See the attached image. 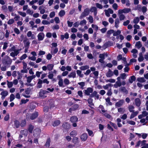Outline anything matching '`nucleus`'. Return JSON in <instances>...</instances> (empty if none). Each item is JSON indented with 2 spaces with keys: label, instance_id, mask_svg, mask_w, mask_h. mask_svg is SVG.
Masks as SVG:
<instances>
[{
  "label": "nucleus",
  "instance_id": "1",
  "mask_svg": "<svg viewBox=\"0 0 148 148\" xmlns=\"http://www.w3.org/2000/svg\"><path fill=\"white\" fill-rule=\"evenodd\" d=\"M21 49H16L14 47H13L10 49L8 50V52L12 51L10 53V56L13 57L16 56L19 53Z\"/></svg>",
  "mask_w": 148,
  "mask_h": 148
},
{
  "label": "nucleus",
  "instance_id": "2",
  "mask_svg": "<svg viewBox=\"0 0 148 148\" xmlns=\"http://www.w3.org/2000/svg\"><path fill=\"white\" fill-rule=\"evenodd\" d=\"M107 56L108 54L107 53H103L102 54H100L99 58L100 59L99 60V62L101 63H104V60L105 59V57H107Z\"/></svg>",
  "mask_w": 148,
  "mask_h": 148
},
{
  "label": "nucleus",
  "instance_id": "3",
  "mask_svg": "<svg viewBox=\"0 0 148 148\" xmlns=\"http://www.w3.org/2000/svg\"><path fill=\"white\" fill-rule=\"evenodd\" d=\"M70 121L73 123V126L74 127H76L77 126L76 122L78 121V118L76 116H73L71 118Z\"/></svg>",
  "mask_w": 148,
  "mask_h": 148
},
{
  "label": "nucleus",
  "instance_id": "4",
  "mask_svg": "<svg viewBox=\"0 0 148 148\" xmlns=\"http://www.w3.org/2000/svg\"><path fill=\"white\" fill-rule=\"evenodd\" d=\"M49 92L46 90H41L39 92V95L42 98H44L47 96Z\"/></svg>",
  "mask_w": 148,
  "mask_h": 148
},
{
  "label": "nucleus",
  "instance_id": "5",
  "mask_svg": "<svg viewBox=\"0 0 148 148\" xmlns=\"http://www.w3.org/2000/svg\"><path fill=\"white\" fill-rule=\"evenodd\" d=\"M89 13V11L88 9L86 8L85 9L84 11L81 14L80 17V19H81L84 17L88 15Z\"/></svg>",
  "mask_w": 148,
  "mask_h": 148
},
{
  "label": "nucleus",
  "instance_id": "6",
  "mask_svg": "<svg viewBox=\"0 0 148 148\" xmlns=\"http://www.w3.org/2000/svg\"><path fill=\"white\" fill-rule=\"evenodd\" d=\"M131 11V9L129 8H125L122 10H119L118 11V14L127 13Z\"/></svg>",
  "mask_w": 148,
  "mask_h": 148
},
{
  "label": "nucleus",
  "instance_id": "7",
  "mask_svg": "<svg viewBox=\"0 0 148 148\" xmlns=\"http://www.w3.org/2000/svg\"><path fill=\"white\" fill-rule=\"evenodd\" d=\"M93 91V89L91 87H89L84 90V93L87 95H90V93H92Z\"/></svg>",
  "mask_w": 148,
  "mask_h": 148
},
{
  "label": "nucleus",
  "instance_id": "8",
  "mask_svg": "<svg viewBox=\"0 0 148 148\" xmlns=\"http://www.w3.org/2000/svg\"><path fill=\"white\" fill-rule=\"evenodd\" d=\"M34 136L36 137H38L40 135L41 132V130L39 128H37L34 130Z\"/></svg>",
  "mask_w": 148,
  "mask_h": 148
},
{
  "label": "nucleus",
  "instance_id": "9",
  "mask_svg": "<svg viewBox=\"0 0 148 148\" xmlns=\"http://www.w3.org/2000/svg\"><path fill=\"white\" fill-rule=\"evenodd\" d=\"M131 52L132 53V56L133 57L135 58L137 57L138 51L137 49H133L131 50Z\"/></svg>",
  "mask_w": 148,
  "mask_h": 148
},
{
  "label": "nucleus",
  "instance_id": "10",
  "mask_svg": "<svg viewBox=\"0 0 148 148\" xmlns=\"http://www.w3.org/2000/svg\"><path fill=\"white\" fill-rule=\"evenodd\" d=\"M37 37L38 40H42L44 38L45 35L43 33L40 32L38 34Z\"/></svg>",
  "mask_w": 148,
  "mask_h": 148
},
{
  "label": "nucleus",
  "instance_id": "11",
  "mask_svg": "<svg viewBox=\"0 0 148 148\" xmlns=\"http://www.w3.org/2000/svg\"><path fill=\"white\" fill-rule=\"evenodd\" d=\"M146 142V141L145 140H143L142 141L139 140L137 142L135 147H138L140 144L141 146H143L144 145V144H145Z\"/></svg>",
  "mask_w": 148,
  "mask_h": 148
},
{
  "label": "nucleus",
  "instance_id": "12",
  "mask_svg": "<svg viewBox=\"0 0 148 148\" xmlns=\"http://www.w3.org/2000/svg\"><path fill=\"white\" fill-rule=\"evenodd\" d=\"M90 97H95L96 98L98 99L99 98V95L97 94V92L96 91H95L93 92H92V94H90Z\"/></svg>",
  "mask_w": 148,
  "mask_h": 148
},
{
  "label": "nucleus",
  "instance_id": "13",
  "mask_svg": "<svg viewBox=\"0 0 148 148\" xmlns=\"http://www.w3.org/2000/svg\"><path fill=\"white\" fill-rule=\"evenodd\" d=\"M30 92V90L28 89H27L26 90H25V93H23L22 94V95L23 96H24V97L26 98H29L30 97V96L29 95H26H26H29V94Z\"/></svg>",
  "mask_w": 148,
  "mask_h": 148
},
{
  "label": "nucleus",
  "instance_id": "14",
  "mask_svg": "<svg viewBox=\"0 0 148 148\" xmlns=\"http://www.w3.org/2000/svg\"><path fill=\"white\" fill-rule=\"evenodd\" d=\"M27 35L28 37H31L32 39H34L35 38V36L34 34H32L31 31L28 32Z\"/></svg>",
  "mask_w": 148,
  "mask_h": 148
},
{
  "label": "nucleus",
  "instance_id": "15",
  "mask_svg": "<svg viewBox=\"0 0 148 148\" xmlns=\"http://www.w3.org/2000/svg\"><path fill=\"white\" fill-rule=\"evenodd\" d=\"M124 102V100H120L119 101L116 102L115 104L116 107H119L122 106Z\"/></svg>",
  "mask_w": 148,
  "mask_h": 148
},
{
  "label": "nucleus",
  "instance_id": "16",
  "mask_svg": "<svg viewBox=\"0 0 148 148\" xmlns=\"http://www.w3.org/2000/svg\"><path fill=\"white\" fill-rule=\"evenodd\" d=\"M8 94V92L7 91L3 90L1 93V95H2L1 98L2 99H4Z\"/></svg>",
  "mask_w": 148,
  "mask_h": 148
},
{
  "label": "nucleus",
  "instance_id": "17",
  "mask_svg": "<svg viewBox=\"0 0 148 148\" xmlns=\"http://www.w3.org/2000/svg\"><path fill=\"white\" fill-rule=\"evenodd\" d=\"M119 90L120 91L126 94H127L128 93L127 90L124 87H120L119 89Z\"/></svg>",
  "mask_w": 148,
  "mask_h": 148
},
{
  "label": "nucleus",
  "instance_id": "18",
  "mask_svg": "<svg viewBox=\"0 0 148 148\" xmlns=\"http://www.w3.org/2000/svg\"><path fill=\"white\" fill-rule=\"evenodd\" d=\"M88 136L86 134H84L81 136V138L82 140L85 141L87 139Z\"/></svg>",
  "mask_w": 148,
  "mask_h": 148
},
{
  "label": "nucleus",
  "instance_id": "19",
  "mask_svg": "<svg viewBox=\"0 0 148 148\" xmlns=\"http://www.w3.org/2000/svg\"><path fill=\"white\" fill-rule=\"evenodd\" d=\"M76 74L75 72H71L68 75V77L69 78H74L76 77Z\"/></svg>",
  "mask_w": 148,
  "mask_h": 148
},
{
  "label": "nucleus",
  "instance_id": "20",
  "mask_svg": "<svg viewBox=\"0 0 148 148\" xmlns=\"http://www.w3.org/2000/svg\"><path fill=\"white\" fill-rule=\"evenodd\" d=\"M121 86V83L120 81L116 82L115 84L114 85V86L115 88H117L119 87H120Z\"/></svg>",
  "mask_w": 148,
  "mask_h": 148
},
{
  "label": "nucleus",
  "instance_id": "21",
  "mask_svg": "<svg viewBox=\"0 0 148 148\" xmlns=\"http://www.w3.org/2000/svg\"><path fill=\"white\" fill-rule=\"evenodd\" d=\"M36 77L35 75H34L29 76L27 77V82L30 83L31 82L32 80Z\"/></svg>",
  "mask_w": 148,
  "mask_h": 148
},
{
  "label": "nucleus",
  "instance_id": "22",
  "mask_svg": "<svg viewBox=\"0 0 148 148\" xmlns=\"http://www.w3.org/2000/svg\"><path fill=\"white\" fill-rule=\"evenodd\" d=\"M138 111L132 112V114L130 116V119H132L134 118V117L136 116L138 114Z\"/></svg>",
  "mask_w": 148,
  "mask_h": 148
},
{
  "label": "nucleus",
  "instance_id": "23",
  "mask_svg": "<svg viewBox=\"0 0 148 148\" xmlns=\"http://www.w3.org/2000/svg\"><path fill=\"white\" fill-rule=\"evenodd\" d=\"M135 46L137 49H140L142 46L141 42L140 41L137 42L135 44Z\"/></svg>",
  "mask_w": 148,
  "mask_h": 148
},
{
  "label": "nucleus",
  "instance_id": "24",
  "mask_svg": "<svg viewBox=\"0 0 148 148\" xmlns=\"http://www.w3.org/2000/svg\"><path fill=\"white\" fill-rule=\"evenodd\" d=\"M113 75V73L112 71L109 70L107 73L106 75L107 77H110L112 76Z\"/></svg>",
  "mask_w": 148,
  "mask_h": 148
},
{
  "label": "nucleus",
  "instance_id": "25",
  "mask_svg": "<svg viewBox=\"0 0 148 148\" xmlns=\"http://www.w3.org/2000/svg\"><path fill=\"white\" fill-rule=\"evenodd\" d=\"M136 79V77L134 75L131 76L129 79V81L130 83H132Z\"/></svg>",
  "mask_w": 148,
  "mask_h": 148
},
{
  "label": "nucleus",
  "instance_id": "26",
  "mask_svg": "<svg viewBox=\"0 0 148 148\" xmlns=\"http://www.w3.org/2000/svg\"><path fill=\"white\" fill-rule=\"evenodd\" d=\"M139 18L138 17H136L134 19L133 22L135 24H137L139 22Z\"/></svg>",
  "mask_w": 148,
  "mask_h": 148
},
{
  "label": "nucleus",
  "instance_id": "27",
  "mask_svg": "<svg viewBox=\"0 0 148 148\" xmlns=\"http://www.w3.org/2000/svg\"><path fill=\"white\" fill-rule=\"evenodd\" d=\"M144 60V58L143 56L142 53H140L139 54V57L138 58V61L139 62L142 61Z\"/></svg>",
  "mask_w": 148,
  "mask_h": 148
},
{
  "label": "nucleus",
  "instance_id": "28",
  "mask_svg": "<svg viewBox=\"0 0 148 148\" xmlns=\"http://www.w3.org/2000/svg\"><path fill=\"white\" fill-rule=\"evenodd\" d=\"M38 116V113L37 112H35L34 114H33L30 117V119L33 120L35 119Z\"/></svg>",
  "mask_w": 148,
  "mask_h": 148
},
{
  "label": "nucleus",
  "instance_id": "29",
  "mask_svg": "<svg viewBox=\"0 0 148 148\" xmlns=\"http://www.w3.org/2000/svg\"><path fill=\"white\" fill-rule=\"evenodd\" d=\"M88 103L89 104V106L91 108H92L91 106L93 105V104L92 103L93 99L91 98H89L88 99Z\"/></svg>",
  "mask_w": 148,
  "mask_h": 148
},
{
  "label": "nucleus",
  "instance_id": "30",
  "mask_svg": "<svg viewBox=\"0 0 148 148\" xmlns=\"http://www.w3.org/2000/svg\"><path fill=\"white\" fill-rule=\"evenodd\" d=\"M63 82H64L63 79H61L59 80L58 82L59 86L62 87H64L65 86L63 85Z\"/></svg>",
  "mask_w": 148,
  "mask_h": 148
},
{
  "label": "nucleus",
  "instance_id": "31",
  "mask_svg": "<svg viewBox=\"0 0 148 148\" xmlns=\"http://www.w3.org/2000/svg\"><path fill=\"white\" fill-rule=\"evenodd\" d=\"M119 23V21L118 18H116L115 21V26L116 27L118 28Z\"/></svg>",
  "mask_w": 148,
  "mask_h": 148
},
{
  "label": "nucleus",
  "instance_id": "32",
  "mask_svg": "<svg viewBox=\"0 0 148 148\" xmlns=\"http://www.w3.org/2000/svg\"><path fill=\"white\" fill-rule=\"evenodd\" d=\"M39 9L40 10V12L41 14H43L45 12V10L44 8H43L42 6H40Z\"/></svg>",
  "mask_w": 148,
  "mask_h": 148
},
{
  "label": "nucleus",
  "instance_id": "33",
  "mask_svg": "<svg viewBox=\"0 0 148 148\" xmlns=\"http://www.w3.org/2000/svg\"><path fill=\"white\" fill-rule=\"evenodd\" d=\"M135 103L136 105L139 106L140 105V99L139 98H137L135 99Z\"/></svg>",
  "mask_w": 148,
  "mask_h": 148
},
{
  "label": "nucleus",
  "instance_id": "34",
  "mask_svg": "<svg viewBox=\"0 0 148 148\" xmlns=\"http://www.w3.org/2000/svg\"><path fill=\"white\" fill-rule=\"evenodd\" d=\"M89 68V66L88 65H85L84 66H81L79 69L82 70H85Z\"/></svg>",
  "mask_w": 148,
  "mask_h": 148
},
{
  "label": "nucleus",
  "instance_id": "35",
  "mask_svg": "<svg viewBox=\"0 0 148 148\" xmlns=\"http://www.w3.org/2000/svg\"><path fill=\"white\" fill-rule=\"evenodd\" d=\"M65 14V12L64 10H61L59 12L58 15L60 17L63 16Z\"/></svg>",
  "mask_w": 148,
  "mask_h": 148
},
{
  "label": "nucleus",
  "instance_id": "36",
  "mask_svg": "<svg viewBox=\"0 0 148 148\" xmlns=\"http://www.w3.org/2000/svg\"><path fill=\"white\" fill-rule=\"evenodd\" d=\"M7 82L8 87V88H10L13 86V83L12 82H10L7 80Z\"/></svg>",
  "mask_w": 148,
  "mask_h": 148
},
{
  "label": "nucleus",
  "instance_id": "37",
  "mask_svg": "<svg viewBox=\"0 0 148 148\" xmlns=\"http://www.w3.org/2000/svg\"><path fill=\"white\" fill-rule=\"evenodd\" d=\"M77 75L80 77H83L84 75L82 74L81 71L79 70H77L76 71Z\"/></svg>",
  "mask_w": 148,
  "mask_h": 148
},
{
  "label": "nucleus",
  "instance_id": "38",
  "mask_svg": "<svg viewBox=\"0 0 148 148\" xmlns=\"http://www.w3.org/2000/svg\"><path fill=\"white\" fill-rule=\"evenodd\" d=\"M60 123V122L59 120H57L54 121L53 124V126H56L58 125Z\"/></svg>",
  "mask_w": 148,
  "mask_h": 148
},
{
  "label": "nucleus",
  "instance_id": "39",
  "mask_svg": "<svg viewBox=\"0 0 148 148\" xmlns=\"http://www.w3.org/2000/svg\"><path fill=\"white\" fill-rule=\"evenodd\" d=\"M119 16V18L120 20L121 21H122L124 20L125 18V15L122 14H118Z\"/></svg>",
  "mask_w": 148,
  "mask_h": 148
},
{
  "label": "nucleus",
  "instance_id": "40",
  "mask_svg": "<svg viewBox=\"0 0 148 148\" xmlns=\"http://www.w3.org/2000/svg\"><path fill=\"white\" fill-rule=\"evenodd\" d=\"M118 112L121 114L123 113L125 111V110L124 108H118Z\"/></svg>",
  "mask_w": 148,
  "mask_h": 148
},
{
  "label": "nucleus",
  "instance_id": "41",
  "mask_svg": "<svg viewBox=\"0 0 148 148\" xmlns=\"http://www.w3.org/2000/svg\"><path fill=\"white\" fill-rule=\"evenodd\" d=\"M137 81L143 83L145 81V80L143 77H139L137 79Z\"/></svg>",
  "mask_w": 148,
  "mask_h": 148
},
{
  "label": "nucleus",
  "instance_id": "42",
  "mask_svg": "<svg viewBox=\"0 0 148 148\" xmlns=\"http://www.w3.org/2000/svg\"><path fill=\"white\" fill-rule=\"evenodd\" d=\"M53 64H49L47 66V69L49 71L51 70L53 67Z\"/></svg>",
  "mask_w": 148,
  "mask_h": 148
},
{
  "label": "nucleus",
  "instance_id": "43",
  "mask_svg": "<svg viewBox=\"0 0 148 148\" xmlns=\"http://www.w3.org/2000/svg\"><path fill=\"white\" fill-rule=\"evenodd\" d=\"M64 84L66 85H68L70 83L69 80L67 78H65L63 81Z\"/></svg>",
  "mask_w": 148,
  "mask_h": 148
},
{
  "label": "nucleus",
  "instance_id": "44",
  "mask_svg": "<svg viewBox=\"0 0 148 148\" xmlns=\"http://www.w3.org/2000/svg\"><path fill=\"white\" fill-rule=\"evenodd\" d=\"M128 108L130 112H132L134 111L133 109L134 107L133 106L130 105L128 106Z\"/></svg>",
  "mask_w": 148,
  "mask_h": 148
},
{
  "label": "nucleus",
  "instance_id": "45",
  "mask_svg": "<svg viewBox=\"0 0 148 148\" xmlns=\"http://www.w3.org/2000/svg\"><path fill=\"white\" fill-rule=\"evenodd\" d=\"M92 27L96 31H97L98 29V27L96 25L92 24L91 25Z\"/></svg>",
  "mask_w": 148,
  "mask_h": 148
},
{
  "label": "nucleus",
  "instance_id": "46",
  "mask_svg": "<svg viewBox=\"0 0 148 148\" xmlns=\"http://www.w3.org/2000/svg\"><path fill=\"white\" fill-rule=\"evenodd\" d=\"M90 23H92L93 22V19L92 17L91 16H90L87 19Z\"/></svg>",
  "mask_w": 148,
  "mask_h": 148
},
{
  "label": "nucleus",
  "instance_id": "47",
  "mask_svg": "<svg viewBox=\"0 0 148 148\" xmlns=\"http://www.w3.org/2000/svg\"><path fill=\"white\" fill-rule=\"evenodd\" d=\"M14 98L15 96L13 94H11L10 96V101L11 102L14 99Z\"/></svg>",
  "mask_w": 148,
  "mask_h": 148
},
{
  "label": "nucleus",
  "instance_id": "48",
  "mask_svg": "<svg viewBox=\"0 0 148 148\" xmlns=\"http://www.w3.org/2000/svg\"><path fill=\"white\" fill-rule=\"evenodd\" d=\"M141 137L143 139H145L147 137L148 134H147L145 133H142Z\"/></svg>",
  "mask_w": 148,
  "mask_h": 148
},
{
  "label": "nucleus",
  "instance_id": "49",
  "mask_svg": "<svg viewBox=\"0 0 148 148\" xmlns=\"http://www.w3.org/2000/svg\"><path fill=\"white\" fill-rule=\"evenodd\" d=\"M42 23L44 25H47L50 24V22L47 20H43L42 21Z\"/></svg>",
  "mask_w": 148,
  "mask_h": 148
},
{
  "label": "nucleus",
  "instance_id": "50",
  "mask_svg": "<svg viewBox=\"0 0 148 148\" xmlns=\"http://www.w3.org/2000/svg\"><path fill=\"white\" fill-rule=\"evenodd\" d=\"M18 13L21 16L23 17H25L26 16V14L25 13L23 12L20 11L18 12Z\"/></svg>",
  "mask_w": 148,
  "mask_h": 148
},
{
  "label": "nucleus",
  "instance_id": "51",
  "mask_svg": "<svg viewBox=\"0 0 148 148\" xmlns=\"http://www.w3.org/2000/svg\"><path fill=\"white\" fill-rule=\"evenodd\" d=\"M4 34L1 31H0V40L2 39L4 37Z\"/></svg>",
  "mask_w": 148,
  "mask_h": 148
},
{
  "label": "nucleus",
  "instance_id": "52",
  "mask_svg": "<svg viewBox=\"0 0 148 148\" xmlns=\"http://www.w3.org/2000/svg\"><path fill=\"white\" fill-rule=\"evenodd\" d=\"M33 129V126L32 125H30L28 128V131L30 133H32Z\"/></svg>",
  "mask_w": 148,
  "mask_h": 148
},
{
  "label": "nucleus",
  "instance_id": "53",
  "mask_svg": "<svg viewBox=\"0 0 148 148\" xmlns=\"http://www.w3.org/2000/svg\"><path fill=\"white\" fill-rule=\"evenodd\" d=\"M127 122L128 124H129L130 125H134L136 124V123L135 122H134L133 121H130V120L128 121H127Z\"/></svg>",
  "mask_w": 148,
  "mask_h": 148
},
{
  "label": "nucleus",
  "instance_id": "54",
  "mask_svg": "<svg viewBox=\"0 0 148 148\" xmlns=\"http://www.w3.org/2000/svg\"><path fill=\"white\" fill-rule=\"evenodd\" d=\"M78 84L81 86V88L83 89V87L85 86V83L84 82H82L78 83Z\"/></svg>",
  "mask_w": 148,
  "mask_h": 148
},
{
  "label": "nucleus",
  "instance_id": "55",
  "mask_svg": "<svg viewBox=\"0 0 148 148\" xmlns=\"http://www.w3.org/2000/svg\"><path fill=\"white\" fill-rule=\"evenodd\" d=\"M87 131L90 136H93V133L92 131L88 129H87Z\"/></svg>",
  "mask_w": 148,
  "mask_h": 148
},
{
  "label": "nucleus",
  "instance_id": "56",
  "mask_svg": "<svg viewBox=\"0 0 148 148\" xmlns=\"http://www.w3.org/2000/svg\"><path fill=\"white\" fill-rule=\"evenodd\" d=\"M38 1V0H33L32 1L29 2V5H32L34 3L37 2Z\"/></svg>",
  "mask_w": 148,
  "mask_h": 148
},
{
  "label": "nucleus",
  "instance_id": "57",
  "mask_svg": "<svg viewBox=\"0 0 148 148\" xmlns=\"http://www.w3.org/2000/svg\"><path fill=\"white\" fill-rule=\"evenodd\" d=\"M14 22V20L13 19H10L8 22L7 23L9 25L12 24Z\"/></svg>",
  "mask_w": 148,
  "mask_h": 148
},
{
  "label": "nucleus",
  "instance_id": "58",
  "mask_svg": "<svg viewBox=\"0 0 148 148\" xmlns=\"http://www.w3.org/2000/svg\"><path fill=\"white\" fill-rule=\"evenodd\" d=\"M29 100V99H27L26 100L22 99L21 100V103L20 104H23H23L27 102Z\"/></svg>",
  "mask_w": 148,
  "mask_h": 148
},
{
  "label": "nucleus",
  "instance_id": "59",
  "mask_svg": "<svg viewBox=\"0 0 148 148\" xmlns=\"http://www.w3.org/2000/svg\"><path fill=\"white\" fill-rule=\"evenodd\" d=\"M26 121L25 120L22 121L20 124L21 126L22 127L26 125Z\"/></svg>",
  "mask_w": 148,
  "mask_h": 148
},
{
  "label": "nucleus",
  "instance_id": "60",
  "mask_svg": "<svg viewBox=\"0 0 148 148\" xmlns=\"http://www.w3.org/2000/svg\"><path fill=\"white\" fill-rule=\"evenodd\" d=\"M77 132L75 131H73L71 132L70 134V135L71 136H76L77 135Z\"/></svg>",
  "mask_w": 148,
  "mask_h": 148
},
{
  "label": "nucleus",
  "instance_id": "61",
  "mask_svg": "<svg viewBox=\"0 0 148 148\" xmlns=\"http://www.w3.org/2000/svg\"><path fill=\"white\" fill-rule=\"evenodd\" d=\"M52 57V55L50 53H48L46 56V58L48 60H50L51 59Z\"/></svg>",
  "mask_w": 148,
  "mask_h": 148
},
{
  "label": "nucleus",
  "instance_id": "62",
  "mask_svg": "<svg viewBox=\"0 0 148 148\" xmlns=\"http://www.w3.org/2000/svg\"><path fill=\"white\" fill-rule=\"evenodd\" d=\"M96 5L98 8H99L100 9H101L103 8V6L102 5L99 3H96Z\"/></svg>",
  "mask_w": 148,
  "mask_h": 148
},
{
  "label": "nucleus",
  "instance_id": "63",
  "mask_svg": "<svg viewBox=\"0 0 148 148\" xmlns=\"http://www.w3.org/2000/svg\"><path fill=\"white\" fill-rule=\"evenodd\" d=\"M27 57V55L26 54H23L20 58V60H23L25 59Z\"/></svg>",
  "mask_w": 148,
  "mask_h": 148
},
{
  "label": "nucleus",
  "instance_id": "64",
  "mask_svg": "<svg viewBox=\"0 0 148 148\" xmlns=\"http://www.w3.org/2000/svg\"><path fill=\"white\" fill-rule=\"evenodd\" d=\"M54 21L56 23H58L60 22V21L59 20V17H56L54 18Z\"/></svg>",
  "mask_w": 148,
  "mask_h": 148
}]
</instances>
